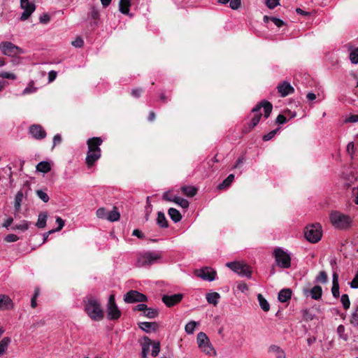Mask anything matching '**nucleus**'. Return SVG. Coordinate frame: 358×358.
I'll return each mask as SVG.
<instances>
[{
    "label": "nucleus",
    "mask_w": 358,
    "mask_h": 358,
    "mask_svg": "<svg viewBox=\"0 0 358 358\" xmlns=\"http://www.w3.org/2000/svg\"><path fill=\"white\" fill-rule=\"evenodd\" d=\"M85 311L90 318L94 321H101L104 317L103 310L99 301L93 296L84 299Z\"/></svg>",
    "instance_id": "1"
},
{
    "label": "nucleus",
    "mask_w": 358,
    "mask_h": 358,
    "mask_svg": "<svg viewBox=\"0 0 358 358\" xmlns=\"http://www.w3.org/2000/svg\"><path fill=\"white\" fill-rule=\"evenodd\" d=\"M262 108L264 112V117L268 118L272 111L273 106L270 102L264 101L253 108L252 113H254V116L249 124L250 129H253L259 123L262 117V113L259 111Z\"/></svg>",
    "instance_id": "2"
},
{
    "label": "nucleus",
    "mask_w": 358,
    "mask_h": 358,
    "mask_svg": "<svg viewBox=\"0 0 358 358\" xmlns=\"http://www.w3.org/2000/svg\"><path fill=\"white\" fill-rule=\"evenodd\" d=\"M329 219L332 225L340 229H348L351 224L350 217L338 211L332 212L329 215Z\"/></svg>",
    "instance_id": "3"
},
{
    "label": "nucleus",
    "mask_w": 358,
    "mask_h": 358,
    "mask_svg": "<svg viewBox=\"0 0 358 358\" xmlns=\"http://www.w3.org/2000/svg\"><path fill=\"white\" fill-rule=\"evenodd\" d=\"M322 236V227L320 224H313L306 227L305 229L306 238L310 243H317L320 241Z\"/></svg>",
    "instance_id": "4"
},
{
    "label": "nucleus",
    "mask_w": 358,
    "mask_h": 358,
    "mask_svg": "<svg viewBox=\"0 0 358 358\" xmlns=\"http://www.w3.org/2000/svg\"><path fill=\"white\" fill-rule=\"evenodd\" d=\"M161 258V255L156 252H146L139 255L136 262L138 267L149 266Z\"/></svg>",
    "instance_id": "5"
},
{
    "label": "nucleus",
    "mask_w": 358,
    "mask_h": 358,
    "mask_svg": "<svg viewBox=\"0 0 358 358\" xmlns=\"http://www.w3.org/2000/svg\"><path fill=\"white\" fill-rule=\"evenodd\" d=\"M0 50L2 54L10 57H15L20 54L24 53V51L22 48L10 41L1 42L0 43Z\"/></svg>",
    "instance_id": "6"
},
{
    "label": "nucleus",
    "mask_w": 358,
    "mask_h": 358,
    "mask_svg": "<svg viewBox=\"0 0 358 358\" xmlns=\"http://www.w3.org/2000/svg\"><path fill=\"white\" fill-rule=\"evenodd\" d=\"M274 257L276 264L283 268H288L291 266L290 255L281 248H276L274 250Z\"/></svg>",
    "instance_id": "7"
},
{
    "label": "nucleus",
    "mask_w": 358,
    "mask_h": 358,
    "mask_svg": "<svg viewBox=\"0 0 358 358\" xmlns=\"http://www.w3.org/2000/svg\"><path fill=\"white\" fill-rule=\"evenodd\" d=\"M226 266L241 276H251V271L250 267L243 262H227L226 264Z\"/></svg>",
    "instance_id": "8"
},
{
    "label": "nucleus",
    "mask_w": 358,
    "mask_h": 358,
    "mask_svg": "<svg viewBox=\"0 0 358 358\" xmlns=\"http://www.w3.org/2000/svg\"><path fill=\"white\" fill-rule=\"evenodd\" d=\"M197 343L199 347L206 354L210 355L211 352L214 350L213 348L210 343L209 339L203 332H199L197 334Z\"/></svg>",
    "instance_id": "9"
},
{
    "label": "nucleus",
    "mask_w": 358,
    "mask_h": 358,
    "mask_svg": "<svg viewBox=\"0 0 358 358\" xmlns=\"http://www.w3.org/2000/svg\"><path fill=\"white\" fill-rule=\"evenodd\" d=\"M194 273L197 277L210 282L213 281L217 275L216 271L210 267H203L200 269H196Z\"/></svg>",
    "instance_id": "10"
},
{
    "label": "nucleus",
    "mask_w": 358,
    "mask_h": 358,
    "mask_svg": "<svg viewBox=\"0 0 358 358\" xmlns=\"http://www.w3.org/2000/svg\"><path fill=\"white\" fill-rule=\"evenodd\" d=\"M20 7L24 10L20 17L22 21L27 20L36 9L35 4L29 0H20Z\"/></svg>",
    "instance_id": "11"
},
{
    "label": "nucleus",
    "mask_w": 358,
    "mask_h": 358,
    "mask_svg": "<svg viewBox=\"0 0 358 358\" xmlns=\"http://www.w3.org/2000/svg\"><path fill=\"white\" fill-rule=\"evenodd\" d=\"M126 303L144 302L147 301V296L136 290H131L124 296Z\"/></svg>",
    "instance_id": "12"
},
{
    "label": "nucleus",
    "mask_w": 358,
    "mask_h": 358,
    "mask_svg": "<svg viewBox=\"0 0 358 358\" xmlns=\"http://www.w3.org/2000/svg\"><path fill=\"white\" fill-rule=\"evenodd\" d=\"M29 132L31 136L36 140H42L45 138L46 132L40 124L30 126Z\"/></svg>",
    "instance_id": "13"
},
{
    "label": "nucleus",
    "mask_w": 358,
    "mask_h": 358,
    "mask_svg": "<svg viewBox=\"0 0 358 358\" xmlns=\"http://www.w3.org/2000/svg\"><path fill=\"white\" fill-rule=\"evenodd\" d=\"M183 295L182 294H175L172 295H164L162 296V301L168 307H171L178 303L182 299Z\"/></svg>",
    "instance_id": "14"
},
{
    "label": "nucleus",
    "mask_w": 358,
    "mask_h": 358,
    "mask_svg": "<svg viewBox=\"0 0 358 358\" xmlns=\"http://www.w3.org/2000/svg\"><path fill=\"white\" fill-rule=\"evenodd\" d=\"M101 151L88 150L85 162L88 168L94 166L95 162L101 157Z\"/></svg>",
    "instance_id": "15"
},
{
    "label": "nucleus",
    "mask_w": 358,
    "mask_h": 358,
    "mask_svg": "<svg viewBox=\"0 0 358 358\" xmlns=\"http://www.w3.org/2000/svg\"><path fill=\"white\" fill-rule=\"evenodd\" d=\"M277 89L282 97H285L294 92V87L287 81L278 84Z\"/></svg>",
    "instance_id": "16"
},
{
    "label": "nucleus",
    "mask_w": 358,
    "mask_h": 358,
    "mask_svg": "<svg viewBox=\"0 0 358 358\" xmlns=\"http://www.w3.org/2000/svg\"><path fill=\"white\" fill-rule=\"evenodd\" d=\"M107 318L109 320H117L121 316V311L117 305L107 306L106 307Z\"/></svg>",
    "instance_id": "17"
},
{
    "label": "nucleus",
    "mask_w": 358,
    "mask_h": 358,
    "mask_svg": "<svg viewBox=\"0 0 358 358\" xmlns=\"http://www.w3.org/2000/svg\"><path fill=\"white\" fill-rule=\"evenodd\" d=\"M162 198L164 200L173 201L183 208H187L189 206V201L187 199L179 196L169 197V194L164 193Z\"/></svg>",
    "instance_id": "18"
},
{
    "label": "nucleus",
    "mask_w": 358,
    "mask_h": 358,
    "mask_svg": "<svg viewBox=\"0 0 358 358\" xmlns=\"http://www.w3.org/2000/svg\"><path fill=\"white\" fill-rule=\"evenodd\" d=\"M13 308V303L9 296L0 294V310H7Z\"/></svg>",
    "instance_id": "19"
},
{
    "label": "nucleus",
    "mask_w": 358,
    "mask_h": 358,
    "mask_svg": "<svg viewBox=\"0 0 358 358\" xmlns=\"http://www.w3.org/2000/svg\"><path fill=\"white\" fill-rule=\"evenodd\" d=\"M102 139L100 137H93L87 141L88 150L101 151L100 145L102 144Z\"/></svg>",
    "instance_id": "20"
},
{
    "label": "nucleus",
    "mask_w": 358,
    "mask_h": 358,
    "mask_svg": "<svg viewBox=\"0 0 358 358\" xmlns=\"http://www.w3.org/2000/svg\"><path fill=\"white\" fill-rule=\"evenodd\" d=\"M138 327L141 329L145 331L146 333H150L152 331H156L158 329L159 325L155 322H143L138 323Z\"/></svg>",
    "instance_id": "21"
},
{
    "label": "nucleus",
    "mask_w": 358,
    "mask_h": 358,
    "mask_svg": "<svg viewBox=\"0 0 358 358\" xmlns=\"http://www.w3.org/2000/svg\"><path fill=\"white\" fill-rule=\"evenodd\" d=\"M152 342L151 339H150L147 336H144L143 338V342L141 343L142 345V358H147L148 354L150 352V346H152Z\"/></svg>",
    "instance_id": "22"
},
{
    "label": "nucleus",
    "mask_w": 358,
    "mask_h": 358,
    "mask_svg": "<svg viewBox=\"0 0 358 358\" xmlns=\"http://www.w3.org/2000/svg\"><path fill=\"white\" fill-rule=\"evenodd\" d=\"M305 293H310L311 298L315 300H319L322 297V289L319 285L314 286L310 290H306Z\"/></svg>",
    "instance_id": "23"
},
{
    "label": "nucleus",
    "mask_w": 358,
    "mask_h": 358,
    "mask_svg": "<svg viewBox=\"0 0 358 358\" xmlns=\"http://www.w3.org/2000/svg\"><path fill=\"white\" fill-rule=\"evenodd\" d=\"M268 352L275 355L276 358H286L285 353L280 346L271 345L268 348Z\"/></svg>",
    "instance_id": "24"
},
{
    "label": "nucleus",
    "mask_w": 358,
    "mask_h": 358,
    "mask_svg": "<svg viewBox=\"0 0 358 358\" xmlns=\"http://www.w3.org/2000/svg\"><path fill=\"white\" fill-rule=\"evenodd\" d=\"M292 291L290 289H283L278 294V300L280 302H287L291 299Z\"/></svg>",
    "instance_id": "25"
},
{
    "label": "nucleus",
    "mask_w": 358,
    "mask_h": 358,
    "mask_svg": "<svg viewBox=\"0 0 358 358\" xmlns=\"http://www.w3.org/2000/svg\"><path fill=\"white\" fill-rule=\"evenodd\" d=\"M168 214L174 222H178L182 219L180 213L174 208H170L168 210Z\"/></svg>",
    "instance_id": "26"
},
{
    "label": "nucleus",
    "mask_w": 358,
    "mask_h": 358,
    "mask_svg": "<svg viewBox=\"0 0 358 358\" xmlns=\"http://www.w3.org/2000/svg\"><path fill=\"white\" fill-rule=\"evenodd\" d=\"M157 223L161 228H167L169 226L168 220H166L164 213L159 211L157 213Z\"/></svg>",
    "instance_id": "27"
},
{
    "label": "nucleus",
    "mask_w": 358,
    "mask_h": 358,
    "mask_svg": "<svg viewBox=\"0 0 358 358\" xmlns=\"http://www.w3.org/2000/svg\"><path fill=\"white\" fill-rule=\"evenodd\" d=\"M36 170L39 172L47 173L51 170V165L48 162L42 161L37 164Z\"/></svg>",
    "instance_id": "28"
},
{
    "label": "nucleus",
    "mask_w": 358,
    "mask_h": 358,
    "mask_svg": "<svg viewBox=\"0 0 358 358\" xmlns=\"http://www.w3.org/2000/svg\"><path fill=\"white\" fill-rule=\"evenodd\" d=\"M182 192L187 196L192 197L197 193V189L194 186H182L181 187Z\"/></svg>",
    "instance_id": "29"
},
{
    "label": "nucleus",
    "mask_w": 358,
    "mask_h": 358,
    "mask_svg": "<svg viewBox=\"0 0 358 358\" xmlns=\"http://www.w3.org/2000/svg\"><path fill=\"white\" fill-rule=\"evenodd\" d=\"M10 342L11 339L9 337H4L0 341V357L6 352Z\"/></svg>",
    "instance_id": "30"
},
{
    "label": "nucleus",
    "mask_w": 358,
    "mask_h": 358,
    "mask_svg": "<svg viewBox=\"0 0 358 358\" xmlns=\"http://www.w3.org/2000/svg\"><path fill=\"white\" fill-rule=\"evenodd\" d=\"M131 3L129 0H120L119 4L120 11L123 14H129Z\"/></svg>",
    "instance_id": "31"
},
{
    "label": "nucleus",
    "mask_w": 358,
    "mask_h": 358,
    "mask_svg": "<svg viewBox=\"0 0 358 358\" xmlns=\"http://www.w3.org/2000/svg\"><path fill=\"white\" fill-rule=\"evenodd\" d=\"M220 298V294L217 292H212L206 294V300L210 303L216 306L218 303V300Z\"/></svg>",
    "instance_id": "32"
},
{
    "label": "nucleus",
    "mask_w": 358,
    "mask_h": 358,
    "mask_svg": "<svg viewBox=\"0 0 358 358\" xmlns=\"http://www.w3.org/2000/svg\"><path fill=\"white\" fill-rule=\"evenodd\" d=\"M23 199V193L22 191H18L15 196V210L16 212H19L21 208V203Z\"/></svg>",
    "instance_id": "33"
},
{
    "label": "nucleus",
    "mask_w": 358,
    "mask_h": 358,
    "mask_svg": "<svg viewBox=\"0 0 358 358\" xmlns=\"http://www.w3.org/2000/svg\"><path fill=\"white\" fill-rule=\"evenodd\" d=\"M48 215L46 213H41L38 215V220L36 224V227L38 228H44L46 225Z\"/></svg>",
    "instance_id": "34"
},
{
    "label": "nucleus",
    "mask_w": 358,
    "mask_h": 358,
    "mask_svg": "<svg viewBox=\"0 0 358 358\" xmlns=\"http://www.w3.org/2000/svg\"><path fill=\"white\" fill-rule=\"evenodd\" d=\"M257 299L261 308L264 311L268 312L270 309V305L268 303V301L264 299V297L261 294H259L257 295Z\"/></svg>",
    "instance_id": "35"
},
{
    "label": "nucleus",
    "mask_w": 358,
    "mask_h": 358,
    "mask_svg": "<svg viewBox=\"0 0 358 358\" xmlns=\"http://www.w3.org/2000/svg\"><path fill=\"white\" fill-rule=\"evenodd\" d=\"M234 179V174L229 175L228 177L222 183H220L218 185L217 188L219 189H222L224 188L228 187L229 186H230V185L233 182Z\"/></svg>",
    "instance_id": "36"
},
{
    "label": "nucleus",
    "mask_w": 358,
    "mask_h": 358,
    "mask_svg": "<svg viewBox=\"0 0 358 358\" xmlns=\"http://www.w3.org/2000/svg\"><path fill=\"white\" fill-rule=\"evenodd\" d=\"M120 213L117 210L116 208H114V209L109 213H108V215L106 217V220L110 221V222H115L117 221L120 219Z\"/></svg>",
    "instance_id": "37"
},
{
    "label": "nucleus",
    "mask_w": 358,
    "mask_h": 358,
    "mask_svg": "<svg viewBox=\"0 0 358 358\" xmlns=\"http://www.w3.org/2000/svg\"><path fill=\"white\" fill-rule=\"evenodd\" d=\"M143 315L150 319L155 318L158 315V310L155 308H147Z\"/></svg>",
    "instance_id": "38"
},
{
    "label": "nucleus",
    "mask_w": 358,
    "mask_h": 358,
    "mask_svg": "<svg viewBox=\"0 0 358 358\" xmlns=\"http://www.w3.org/2000/svg\"><path fill=\"white\" fill-rule=\"evenodd\" d=\"M29 226V223L27 221L23 220L20 224H15L13 229L14 230H20L24 231L28 229Z\"/></svg>",
    "instance_id": "39"
},
{
    "label": "nucleus",
    "mask_w": 358,
    "mask_h": 358,
    "mask_svg": "<svg viewBox=\"0 0 358 358\" xmlns=\"http://www.w3.org/2000/svg\"><path fill=\"white\" fill-rule=\"evenodd\" d=\"M327 280H328L327 275L326 272L324 271H320L319 273V274L317 275V277L315 278L316 282H321L323 284L326 283L327 282Z\"/></svg>",
    "instance_id": "40"
},
{
    "label": "nucleus",
    "mask_w": 358,
    "mask_h": 358,
    "mask_svg": "<svg viewBox=\"0 0 358 358\" xmlns=\"http://www.w3.org/2000/svg\"><path fill=\"white\" fill-rule=\"evenodd\" d=\"M196 322L194 321H190L189 322L185 327V330L187 334H192L194 331V329L196 326Z\"/></svg>",
    "instance_id": "41"
},
{
    "label": "nucleus",
    "mask_w": 358,
    "mask_h": 358,
    "mask_svg": "<svg viewBox=\"0 0 358 358\" xmlns=\"http://www.w3.org/2000/svg\"><path fill=\"white\" fill-rule=\"evenodd\" d=\"M341 301L343 304L344 309L348 310L350 306V301L348 294H344L341 296Z\"/></svg>",
    "instance_id": "42"
},
{
    "label": "nucleus",
    "mask_w": 358,
    "mask_h": 358,
    "mask_svg": "<svg viewBox=\"0 0 358 358\" xmlns=\"http://www.w3.org/2000/svg\"><path fill=\"white\" fill-rule=\"evenodd\" d=\"M337 334L343 340H348V335L345 334V327L343 325L341 324L337 327Z\"/></svg>",
    "instance_id": "43"
},
{
    "label": "nucleus",
    "mask_w": 358,
    "mask_h": 358,
    "mask_svg": "<svg viewBox=\"0 0 358 358\" xmlns=\"http://www.w3.org/2000/svg\"><path fill=\"white\" fill-rule=\"evenodd\" d=\"M152 350L151 355L153 357H157L160 352V343L159 342H154L152 344Z\"/></svg>",
    "instance_id": "44"
},
{
    "label": "nucleus",
    "mask_w": 358,
    "mask_h": 358,
    "mask_svg": "<svg viewBox=\"0 0 358 358\" xmlns=\"http://www.w3.org/2000/svg\"><path fill=\"white\" fill-rule=\"evenodd\" d=\"M350 59L352 64H358V48L350 52Z\"/></svg>",
    "instance_id": "45"
},
{
    "label": "nucleus",
    "mask_w": 358,
    "mask_h": 358,
    "mask_svg": "<svg viewBox=\"0 0 358 358\" xmlns=\"http://www.w3.org/2000/svg\"><path fill=\"white\" fill-rule=\"evenodd\" d=\"M36 194L43 202L47 203L49 201L48 195L43 190H37Z\"/></svg>",
    "instance_id": "46"
},
{
    "label": "nucleus",
    "mask_w": 358,
    "mask_h": 358,
    "mask_svg": "<svg viewBox=\"0 0 358 358\" xmlns=\"http://www.w3.org/2000/svg\"><path fill=\"white\" fill-rule=\"evenodd\" d=\"M266 6L270 9H273L280 4V0H266Z\"/></svg>",
    "instance_id": "47"
},
{
    "label": "nucleus",
    "mask_w": 358,
    "mask_h": 358,
    "mask_svg": "<svg viewBox=\"0 0 358 358\" xmlns=\"http://www.w3.org/2000/svg\"><path fill=\"white\" fill-rule=\"evenodd\" d=\"M96 215L99 218L104 219L107 217L108 213L106 212V209L104 208H99L96 212Z\"/></svg>",
    "instance_id": "48"
},
{
    "label": "nucleus",
    "mask_w": 358,
    "mask_h": 358,
    "mask_svg": "<svg viewBox=\"0 0 358 358\" xmlns=\"http://www.w3.org/2000/svg\"><path fill=\"white\" fill-rule=\"evenodd\" d=\"M241 5V0H230L229 7L233 10H238Z\"/></svg>",
    "instance_id": "49"
},
{
    "label": "nucleus",
    "mask_w": 358,
    "mask_h": 358,
    "mask_svg": "<svg viewBox=\"0 0 358 358\" xmlns=\"http://www.w3.org/2000/svg\"><path fill=\"white\" fill-rule=\"evenodd\" d=\"M278 131V129H274V130L270 131L268 134H267L263 136V140L264 141H267L272 139L275 136Z\"/></svg>",
    "instance_id": "50"
},
{
    "label": "nucleus",
    "mask_w": 358,
    "mask_h": 358,
    "mask_svg": "<svg viewBox=\"0 0 358 358\" xmlns=\"http://www.w3.org/2000/svg\"><path fill=\"white\" fill-rule=\"evenodd\" d=\"M0 77H1L3 78L10 79V80L16 79V76L14 73H9V72H1L0 73Z\"/></svg>",
    "instance_id": "51"
},
{
    "label": "nucleus",
    "mask_w": 358,
    "mask_h": 358,
    "mask_svg": "<svg viewBox=\"0 0 358 358\" xmlns=\"http://www.w3.org/2000/svg\"><path fill=\"white\" fill-rule=\"evenodd\" d=\"M19 240V237L15 234H8L5 237V241L8 243L15 242Z\"/></svg>",
    "instance_id": "52"
},
{
    "label": "nucleus",
    "mask_w": 358,
    "mask_h": 358,
    "mask_svg": "<svg viewBox=\"0 0 358 358\" xmlns=\"http://www.w3.org/2000/svg\"><path fill=\"white\" fill-rule=\"evenodd\" d=\"M71 44L76 48H81L84 44V41L80 37H78L76 40L71 42Z\"/></svg>",
    "instance_id": "53"
},
{
    "label": "nucleus",
    "mask_w": 358,
    "mask_h": 358,
    "mask_svg": "<svg viewBox=\"0 0 358 358\" xmlns=\"http://www.w3.org/2000/svg\"><path fill=\"white\" fill-rule=\"evenodd\" d=\"M343 122L344 123L357 122H358V115H351L349 117H346Z\"/></svg>",
    "instance_id": "54"
},
{
    "label": "nucleus",
    "mask_w": 358,
    "mask_h": 358,
    "mask_svg": "<svg viewBox=\"0 0 358 358\" xmlns=\"http://www.w3.org/2000/svg\"><path fill=\"white\" fill-rule=\"evenodd\" d=\"M50 15L47 13H43L39 17V21L42 24H47L50 22Z\"/></svg>",
    "instance_id": "55"
},
{
    "label": "nucleus",
    "mask_w": 358,
    "mask_h": 358,
    "mask_svg": "<svg viewBox=\"0 0 358 358\" xmlns=\"http://www.w3.org/2000/svg\"><path fill=\"white\" fill-rule=\"evenodd\" d=\"M350 322H351L352 324L358 326V308L352 313Z\"/></svg>",
    "instance_id": "56"
},
{
    "label": "nucleus",
    "mask_w": 358,
    "mask_h": 358,
    "mask_svg": "<svg viewBox=\"0 0 358 358\" xmlns=\"http://www.w3.org/2000/svg\"><path fill=\"white\" fill-rule=\"evenodd\" d=\"M331 292L335 298H338L340 295L339 285H332Z\"/></svg>",
    "instance_id": "57"
},
{
    "label": "nucleus",
    "mask_w": 358,
    "mask_h": 358,
    "mask_svg": "<svg viewBox=\"0 0 358 358\" xmlns=\"http://www.w3.org/2000/svg\"><path fill=\"white\" fill-rule=\"evenodd\" d=\"M56 222L58 224V227L54 230L55 231H59L64 226V221L60 217H57Z\"/></svg>",
    "instance_id": "58"
},
{
    "label": "nucleus",
    "mask_w": 358,
    "mask_h": 358,
    "mask_svg": "<svg viewBox=\"0 0 358 358\" xmlns=\"http://www.w3.org/2000/svg\"><path fill=\"white\" fill-rule=\"evenodd\" d=\"M351 288L357 289L358 288V273L355 275L353 280L350 283Z\"/></svg>",
    "instance_id": "59"
},
{
    "label": "nucleus",
    "mask_w": 358,
    "mask_h": 358,
    "mask_svg": "<svg viewBox=\"0 0 358 358\" xmlns=\"http://www.w3.org/2000/svg\"><path fill=\"white\" fill-rule=\"evenodd\" d=\"M303 316L304 320H312L313 319V315L310 313L308 310H304L303 311Z\"/></svg>",
    "instance_id": "60"
},
{
    "label": "nucleus",
    "mask_w": 358,
    "mask_h": 358,
    "mask_svg": "<svg viewBox=\"0 0 358 358\" xmlns=\"http://www.w3.org/2000/svg\"><path fill=\"white\" fill-rule=\"evenodd\" d=\"M61 142H62L61 135L59 134L55 135L53 137L52 148H54L56 145L59 144Z\"/></svg>",
    "instance_id": "61"
},
{
    "label": "nucleus",
    "mask_w": 358,
    "mask_h": 358,
    "mask_svg": "<svg viewBox=\"0 0 358 358\" xmlns=\"http://www.w3.org/2000/svg\"><path fill=\"white\" fill-rule=\"evenodd\" d=\"M148 308V306H147L146 304H145V303H140V304L137 305L134 308V310L141 311V312H143L144 313V312L146 311V308Z\"/></svg>",
    "instance_id": "62"
},
{
    "label": "nucleus",
    "mask_w": 358,
    "mask_h": 358,
    "mask_svg": "<svg viewBox=\"0 0 358 358\" xmlns=\"http://www.w3.org/2000/svg\"><path fill=\"white\" fill-rule=\"evenodd\" d=\"M287 121V118L283 115H278L276 118V122L280 124H282L284 123H286Z\"/></svg>",
    "instance_id": "63"
},
{
    "label": "nucleus",
    "mask_w": 358,
    "mask_h": 358,
    "mask_svg": "<svg viewBox=\"0 0 358 358\" xmlns=\"http://www.w3.org/2000/svg\"><path fill=\"white\" fill-rule=\"evenodd\" d=\"M270 20L278 27H281L283 24H284V22L282 20L278 19V18H276V17H271Z\"/></svg>",
    "instance_id": "64"
}]
</instances>
